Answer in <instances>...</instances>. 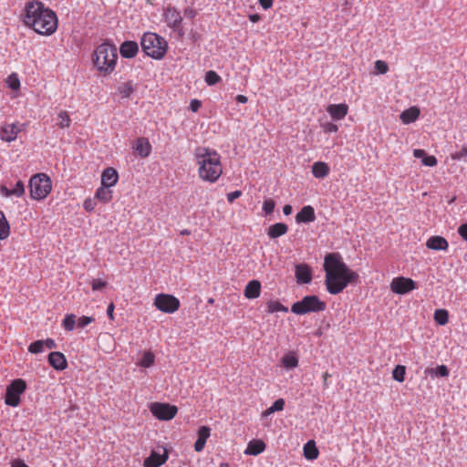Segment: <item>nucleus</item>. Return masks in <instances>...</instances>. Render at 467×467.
Masks as SVG:
<instances>
[{
  "mask_svg": "<svg viewBox=\"0 0 467 467\" xmlns=\"http://www.w3.org/2000/svg\"><path fill=\"white\" fill-rule=\"evenodd\" d=\"M24 23L40 35H51L57 27L56 13L46 9L38 1L26 5Z\"/></svg>",
  "mask_w": 467,
  "mask_h": 467,
  "instance_id": "f257e3e1",
  "label": "nucleus"
},
{
  "mask_svg": "<svg viewBox=\"0 0 467 467\" xmlns=\"http://www.w3.org/2000/svg\"><path fill=\"white\" fill-rule=\"evenodd\" d=\"M194 156L199 166L198 173L202 180L214 182L223 173L219 154L205 147H198Z\"/></svg>",
  "mask_w": 467,
  "mask_h": 467,
  "instance_id": "f03ea898",
  "label": "nucleus"
},
{
  "mask_svg": "<svg viewBox=\"0 0 467 467\" xmlns=\"http://www.w3.org/2000/svg\"><path fill=\"white\" fill-rule=\"evenodd\" d=\"M326 272L325 284L331 295L342 292L348 284L355 283L358 275L347 265H323Z\"/></svg>",
  "mask_w": 467,
  "mask_h": 467,
  "instance_id": "7ed1b4c3",
  "label": "nucleus"
},
{
  "mask_svg": "<svg viewBox=\"0 0 467 467\" xmlns=\"http://www.w3.org/2000/svg\"><path fill=\"white\" fill-rule=\"evenodd\" d=\"M117 49L109 43L99 46L93 55V63L98 70L110 73L114 70L117 60Z\"/></svg>",
  "mask_w": 467,
  "mask_h": 467,
  "instance_id": "20e7f679",
  "label": "nucleus"
},
{
  "mask_svg": "<svg viewBox=\"0 0 467 467\" xmlns=\"http://www.w3.org/2000/svg\"><path fill=\"white\" fill-rule=\"evenodd\" d=\"M143 52L155 59H161L167 52V42L155 33H145L140 40Z\"/></svg>",
  "mask_w": 467,
  "mask_h": 467,
  "instance_id": "39448f33",
  "label": "nucleus"
},
{
  "mask_svg": "<svg viewBox=\"0 0 467 467\" xmlns=\"http://www.w3.org/2000/svg\"><path fill=\"white\" fill-rule=\"evenodd\" d=\"M326 307L325 301L320 300L317 296L310 295L304 296L300 301L295 302L291 306V311L296 315H306L322 312Z\"/></svg>",
  "mask_w": 467,
  "mask_h": 467,
  "instance_id": "423d86ee",
  "label": "nucleus"
},
{
  "mask_svg": "<svg viewBox=\"0 0 467 467\" xmlns=\"http://www.w3.org/2000/svg\"><path fill=\"white\" fill-rule=\"evenodd\" d=\"M52 189L50 178L45 173H37L29 181L30 196L35 200L45 199Z\"/></svg>",
  "mask_w": 467,
  "mask_h": 467,
  "instance_id": "0eeeda50",
  "label": "nucleus"
},
{
  "mask_svg": "<svg viewBox=\"0 0 467 467\" xmlns=\"http://www.w3.org/2000/svg\"><path fill=\"white\" fill-rule=\"evenodd\" d=\"M26 389V383L22 379L13 380L6 387L5 403L11 407H17L20 404V395Z\"/></svg>",
  "mask_w": 467,
  "mask_h": 467,
  "instance_id": "6e6552de",
  "label": "nucleus"
},
{
  "mask_svg": "<svg viewBox=\"0 0 467 467\" xmlns=\"http://www.w3.org/2000/svg\"><path fill=\"white\" fill-rule=\"evenodd\" d=\"M155 306L164 313H173L178 310L180 301L175 296L167 294H159L155 297Z\"/></svg>",
  "mask_w": 467,
  "mask_h": 467,
  "instance_id": "1a4fd4ad",
  "label": "nucleus"
},
{
  "mask_svg": "<svg viewBox=\"0 0 467 467\" xmlns=\"http://www.w3.org/2000/svg\"><path fill=\"white\" fill-rule=\"evenodd\" d=\"M150 411L154 417L161 420H170L175 417L178 409L176 406L168 403L155 402L151 404Z\"/></svg>",
  "mask_w": 467,
  "mask_h": 467,
  "instance_id": "9d476101",
  "label": "nucleus"
},
{
  "mask_svg": "<svg viewBox=\"0 0 467 467\" xmlns=\"http://www.w3.org/2000/svg\"><path fill=\"white\" fill-rule=\"evenodd\" d=\"M390 290L397 295H406L417 288L416 282L409 277H394L389 285Z\"/></svg>",
  "mask_w": 467,
  "mask_h": 467,
  "instance_id": "9b49d317",
  "label": "nucleus"
},
{
  "mask_svg": "<svg viewBox=\"0 0 467 467\" xmlns=\"http://www.w3.org/2000/svg\"><path fill=\"white\" fill-rule=\"evenodd\" d=\"M168 460V452L166 449H163V452L160 453L156 451H152L149 457L144 460V467H160Z\"/></svg>",
  "mask_w": 467,
  "mask_h": 467,
  "instance_id": "f8f14e48",
  "label": "nucleus"
},
{
  "mask_svg": "<svg viewBox=\"0 0 467 467\" xmlns=\"http://www.w3.org/2000/svg\"><path fill=\"white\" fill-rule=\"evenodd\" d=\"M49 365L56 370L61 371L67 368V361L65 355L58 351L50 352L47 357Z\"/></svg>",
  "mask_w": 467,
  "mask_h": 467,
  "instance_id": "ddd939ff",
  "label": "nucleus"
},
{
  "mask_svg": "<svg viewBox=\"0 0 467 467\" xmlns=\"http://www.w3.org/2000/svg\"><path fill=\"white\" fill-rule=\"evenodd\" d=\"M295 275L297 284H309L312 281V271L308 265H296Z\"/></svg>",
  "mask_w": 467,
  "mask_h": 467,
  "instance_id": "4468645a",
  "label": "nucleus"
},
{
  "mask_svg": "<svg viewBox=\"0 0 467 467\" xmlns=\"http://www.w3.org/2000/svg\"><path fill=\"white\" fill-rule=\"evenodd\" d=\"M348 107L347 104H331L327 108V111L329 113L334 120L343 119L348 114Z\"/></svg>",
  "mask_w": 467,
  "mask_h": 467,
  "instance_id": "2eb2a0df",
  "label": "nucleus"
},
{
  "mask_svg": "<svg viewBox=\"0 0 467 467\" xmlns=\"http://www.w3.org/2000/svg\"><path fill=\"white\" fill-rule=\"evenodd\" d=\"M139 51V46L134 41H124L119 47V53L122 57L132 58Z\"/></svg>",
  "mask_w": 467,
  "mask_h": 467,
  "instance_id": "dca6fc26",
  "label": "nucleus"
},
{
  "mask_svg": "<svg viewBox=\"0 0 467 467\" xmlns=\"http://www.w3.org/2000/svg\"><path fill=\"white\" fill-rule=\"evenodd\" d=\"M19 130L16 124H5L1 129L0 137L3 140L10 142L16 139Z\"/></svg>",
  "mask_w": 467,
  "mask_h": 467,
  "instance_id": "f3484780",
  "label": "nucleus"
},
{
  "mask_svg": "<svg viewBox=\"0 0 467 467\" xmlns=\"http://www.w3.org/2000/svg\"><path fill=\"white\" fill-rule=\"evenodd\" d=\"M119 179L117 171L114 168H107L101 175V184L106 187L114 186Z\"/></svg>",
  "mask_w": 467,
  "mask_h": 467,
  "instance_id": "a211bd4d",
  "label": "nucleus"
},
{
  "mask_svg": "<svg viewBox=\"0 0 467 467\" xmlns=\"http://www.w3.org/2000/svg\"><path fill=\"white\" fill-rule=\"evenodd\" d=\"M134 149L138 155L141 158H146L151 151V146L148 139L141 137L136 140Z\"/></svg>",
  "mask_w": 467,
  "mask_h": 467,
  "instance_id": "6ab92c4d",
  "label": "nucleus"
},
{
  "mask_svg": "<svg viewBox=\"0 0 467 467\" xmlns=\"http://www.w3.org/2000/svg\"><path fill=\"white\" fill-rule=\"evenodd\" d=\"M261 293V283L258 280H252L246 285L244 295L248 299L259 297Z\"/></svg>",
  "mask_w": 467,
  "mask_h": 467,
  "instance_id": "aec40b11",
  "label": "nucleus"
},
{
  "mask_svg": "<svg viewBox=\"0 0 467 467\" xmlns=\"http://www.w3.org/2000/svg\"><path fill=\"white\" fill-rule=\"evenodd\" d=\"M297 223H311L316 220L315 210L312 206H304L296 216Z\"/></svg>",
  "mask_w": 467,
  "mask_h": 467,
  "instance_id": "412c9836",
  "label": "nucleus"
},
{
  "mask_svg": "<svg viewBox=\"0 0 467 467\" xmlns=\"http://www.w3.org/2000/svg\"><path fill=\"white\" fill-rule=\"evenodd\" d=\"M211 430L207 426H202L198 430V438L194 443V450L202 451L205 446L206 441L210 436Z\"/></svg>",
  "mask_w": 467,
  "mask_h": 467,
  "instance_id": "4be33fe9",
  "label": "nucleus"
},
{
  "mask_svg": "<svg viewBox=\"0 0 467 467\" xmlns=\"http://www.w3.org/2000/svg\"><path fill=\"white\" fill-rule=\"evenodd\" d=\"M420 109L418 107H410L405 110H403L400 115V120L404 124H410L414 122L420 116Z\"/></svg>",
  "mask_w": 467,
  "mask_h": 467,
  "instance_id": "5701e85b",
  "label": "nucleus"
},
{
  "mask_svg": "<svg viewBox=\"0 0 467 467\" xmlns=\"http://www.w3.org/2000/svg\"><path fill=\"white\" fill-rule=\"evenodd\" d=\"M165 18L168 25L171 27H177L182 20L181 14L172 7H168L165 13Z\"/></svg>",
  "mask_w": 467,
  "mask_h": 467,
  "instance_id": "b1692460",
  "label": "nucleus"
},
{
  "mask_svg": "<svg viewBox=\"0 0 467 467\" xmlns=\"http://www.w3.org/2000/svg\"><path fill=\"white\" fill-rule=\"evenodd\" d=\"M426 245L432 250H446L448 247L447 240L442 236H431L428 239Z\"/></svg>",
  "mask_w": 467,
  "mask_h": 467,
  "instance_id": "393cba45",
  "label": "nucleus"
},
{
  "mask_svg": "<svg viewBox=\"0 0 467 467\" xmlns=\"http://www.w3.org/2000/svg\"><path fill=\"white\" fill-rule=\"evenodd\" d=\"M265 449V443L261 440H253L251 441L247 448L244 451V453L247 455H258L263 452Z\"/></svg>",
  "mask_w": 467,
  "mask_h": 467,
  "instance_id": "a878e982",
  "label": "nucleus"
},
{
  "mask_svg": "<svg viewBox=\"0 0 467 467\" xmlns=\"http://www.w3.org/2000/svg\"><path fill=\"white\" fill-rule=\"evenodd\" d=\"M288 231V227L284 223H276L271 225L267 230V234L270 238L275 239L285 234Z\"/></svg>",
  "mask_w": 467,
  "mask_h": 467,
  "instance_id": "bb28decb",
  "label": "nucleus"
},
{
  "mask_svg": "<svg viewBox=\"0 0 467 467\" xmlns=\"http://www.w3.org/2000/svg\"><path fill=\"white\" fill-rule=\"evenodd\" d=\"M0 192L3 195H5L6 197L11 196V195L20 197L25 192V186L21 181H18L14 189L10 190L6 186L2 185L0 187Z\"/></svg>",
  "mask_w": 467,
  "mask_h": 467,
  "instance_id": "cd10ccee",
  "label": "nucleus"
},
{
  "mask_svg": "<svg viewBox=\"0 0 467 467\" xmlns=\"http://www.w3.org/2000/svg\"><path fill=\"white\" fill-rule=\"evenodd\" d=\"M312 173L316 178H325L329 173V167L326 162L317 161L312 166Z\"/></svg>",
  "mask_w": 467,
  "mask_h": 467,
  "instance_id": "c85d7f7f",
  "label": "nucleus"
},
{
  "mask_svg": "<svg viewBox=\"0 0 467 467\" xmlns=\"http://www.w3.org/2000/svg\"><path fill=\"white\" fill-rule=\"evenodd\" d=\"M304 456L307 460H316L318 457V449L316 446V442L313 440L308 441L303 448Z\"/></svg>",
  "mask_w": 467,
  "mask_h": 467,
  "instance_id": "c756f323",
  "label": "nucleus"
},
{
  "mask_svg": "<svg viewBox=\"0 0 467 467\" xmlns=\"http://www.w3.org/2000/svg\"><path fill=\"white\" fill-rule=\"evenodd\" d=\"M95 198L104 203L108 202L112 198V191L109 190V187H106L101 184V187H99L96 192Z\"/></svg>",
  "mask_w": 467,
  "mask_h": 467,
  "instance_id": "7c9ffc66",
  "label": "nucleus"
},
{
  "mask_svg": "<svg viewBox=\"0 0 467 467\" xmlns=\"http://www.w3.org/2000/svg\"><path fill=\"white\" fill-rule=\"evenodd\" d=\"M425 373L430 375L431 377H441L446 378L449 376V368L445 365H439L434 368H427Z\"/></svg>",
  "mask_w": 467,
  "mask_h": 467,
  "instance_id": "2f4dec72",
  "label": "nucleus"
},
{
  "mask_svg": "<svg viewBox=\"0 0 467 467\" xmlns=\"http://www.w3.org/2000/svg\"><path fill=\"white\" fill-rule=\"evenodd\" d=\"M10 234V225L5 213L0 211V238L6 239Z\"/></svg>",
  "mask_w": 467,
  "mask_h": 467,
  "instance_id": "473e14b6",
  "label": "nucleus"
},
{
  "mask_svg": "<svg viewBox=\"0 0 467 467\" xmlns=\"http://www.w3.org/2000/svg\"><path fill=\"white\" fill-rule=\"evenodd\" d=\"M134 91V88L131 81L120 83L118 86V92L121 98H129Z\"/></svg>",
  "mask_w": 467,
  "mask_h": 467,
  "instance_id": "72a5a7b5",
  "label": "nucleus"
},
{
  "mask_svg": "<svg viewBox=\"0 0 467 467\" xmlns=\"http://www.w3.org/2000/svg\"><path fill=\"white\" fill-rule=\"evenodd\" d=\"M282 363L285 368L291 369L297 367L298 359L294 353H289L283 357Z\"/></svg>",
  "mask_w": 467,
  "mask_h": 467,
  "instance_id": "f704fd0d",
  "label": "nucleus"
},
{
  "mask_svg": "<svg viewBox=\"0 0 467 467\" xmlns=\"http://www.w3.org/2000/svg\"><path fill=\"white\" fill-rule=\"evenodd\" d=\"M433 317L437 324L444 326L449 321V313L445 309H437L434 312Z\"/></svg>",
  "mask_w": 467,
  "mask_h": 467,
  "instance_id": "c9c22d12",
  "label": "nucleus"
},
{
  "mask_svg": "<svg viewBox=\"0 0 467 467\" xmlns=\"http://www.w3.org/2000/svg\"><path fill=\"white\" fill-rule=\"evenodd\" d=\"M154 359V354L151 351H146L138 364L143 368H150L153 365Z\"/></svg>",
  "mask_w": 467,
  "mask_h": 467,
  "instance_id": "e433bc0d",
  "label": "nucleus"
},
{
  "mask_svg": "<svg viewBox=\"0 0 467 467\" xmlns=\"http://www.w3.org/2000/svg\"><path fill=\"white\" fill-rule=\"evenodd\" d=\"M406 367L403 365H397L393 371L392 377L398 382H403L405 380Z\"/></svg>",
  "mask_w": 467,
  "mask_h": 467,
  "instance_id": "4c0bfd02",
  "label": "nucleus"
},
{
  "mask_svg": "<svg viewBox=\"0 0 467 467\" xmlns=\"http://www.w3.org/2000/svg\"><path fill=\"white\" fill-rule=\"evenodd\" d=\"M267 311L269 313H275V312H285L286 313L288 311V308L286 306H285L284 305H282L278 301H270L267 304Z\"/></svg>",
  "mask_w": 467,
  "mask_h": 467,
  "instance_id": "58836bf2",
  "label": "nucleus"
},
{
  "mask_svg": "<svg viewBox=\"0 0 467 467\" xmlns=\"http://www.w3.org/2000/svg\"><path fill=\"white\" fill-rule=\"evenodd\" d=\"M58 119L57 125L60 129L68 128L70 126L71 119L67 111H60L58 113Z\"/></svg>",
  "mask_w": 467,
  "mask_h": 467,
  "instance_id": "ea45409f",
  "label": "nucleus"
},
{
  "mask_svg": "<svg viewBox=\"0 0 467 467\" xmlns=\"http://www.w3.org/2000/svg\"><path fill=\"white\" fill-rule=\"evenodd\" d=\"M76 325V316L73 314L67 315L63 320V327L67 331H72Z\"/></svg>",
  "mask_w": 467,
  "mask_h": 467,
  "instance_id": "a19ab883",
  "label": "nucleus"
},
{
  "mask_svg": "<svg viewBox=\"0 0 467 467\" xmlns=\"http://www.w3.org/2000/svg\"><path fill=\"white\" fill-rule=\"evenodd\" d=\"M220 80H221V78H220V76H219L215 71L210 70V71H208V72L206 73V75H205V82H206L209 86L215 85V84H217Z\"/></svg>",
  "mask_w": 467,
  "mask_h": 467,
  "instance_id": "79ce46f5",
  "label": "nucleus"
},
{
  "mask_svg": "<svg viewBox=\"0 0 467 467\" xmlns=\"http://www.w3.org/2000/svg\"><path fill=\"white\" fill-rule=\"evenodd\" d=\"M28 351L34 354H38L44 351L43 340H36L32 342L28 347Z\"/></svg>",
  "mask_w": 467,
  "mask_h": 467,
  "instance_id": "37998d69",
  "label": "nucleus"
},
{
  "mask_svg": "<svg viewBox=\"0 0 467 467\" xmlns=\"http://www.w3.org/2000/svg\"><path fill=\"white\" fill-rule=\"evenodd\" d=\"M342 257L338 253H330L326 254L324 263H341Z\"/></svg>",
  "mask_w": 467,
  "mask_h": 467,
  "instance_id": "c03bdc74",
  "label": "nucleus"
},
{
  "mask_svg": "<svg viewBox=\"0 0 467 467\" xmlns=\"http://www.w3.org/2000/svg\"><path fill=\"white\" fill-rule=\"evenodd\" d=\"M275 202L272 199H267L263 203V210L266 214H271L275 210Z\"/></svg>",
  "mask_w": 467,
  "mask_h": 467,
  "instance_id": "a18cd8bd",
  "label": "nucleus"
},
{
  "mask_svg": "<svg viewBox=\"0 0 467 467\" xmlns=\"http://www.w3.org/2000/svg\"><path fill=\"white\" fill-rule=\"evenodd\" d=\"M375 69L379 74H386L389 70V66L383 60H377L375 62Z\"/></svg>",
  "mask_w": 467,
  "mask_h": 467,
  "instance_id": "49530a36",
  "label": "nucleus"
},
{
  "mask_svg": "<svg viewBox=\"0 0 467 467\" xmlns=\"http://www.w3.org/2000/svg\"><path fill=\"white\" fill-rule=\"evenodd\" d=\"M7 82L9 88H11L14 90L18 89L20 87V81L16 74H12L11 76H9Z\"/></svg>",
  "mask_w": 467,
  "mask_h": 467,
  "instance_id": "de8ad7c7",
  "label": "nucleus"
},
{
  "mask_svg": "<svg viewBox=\"0 0 467 467\" xmlns=\"http://www.w3.org/2000/svg\"><path fill=\"white\" fill-rule=\"evenodd\" d=\"M285 400L283 399H277L271 406L270 412L281 411L284 410Z\"/></svg>",
  "mask_w": 467,
  "mask_h": 467,
  "instance_id": "09e8293b",
  "label": "nucleus"
},
{
  "mask_svg": "<svg viewBox=\"0 0 467 467\" xmlns=\"http://www.w3.org/2000/svg\"><path fill=\"white\" fill-rule=\"evenodd\" d=\"M322 129L327 133H334L337 132L338 130L337 125L332 123V122H325L322 125Z\"/></svg>",
  "mask_w": 467,
  "mask_h": 467,
  "instance_id": "8fccbe9b",
  "label": "nucleus"
},
{
  "mask_svg": "<svg viewBox=\"0 0 467 467\" xmlns=\"http://www.w3.org/2000/svg\"><path fill=\"white\" fill-rule=\"evenodd\" d=\"M106 285H107V282L103 281L99 278L92 279V281H91V286L94 291L100 290V289L104 288Z\"/></svg>",
  "mask_w": 467,
  "mask_h": 467,
  "instance_id": "3c124183",
  "label": "nucleus"
},
{
  "mask_svg": "<svg viewBox=\"0 0 467 467\" xmlns=\"http://www.w3.org/2000/svg\"><path fill=\"white\" fill-rule=\"evenodd\" d=\"M92 321H93L92 317L83 316L78 318V327L83 328V327H87L88 324H90Z\"/></svg>",
  "mask_w": 467,
  "mask_h": 467,
  "instance_id": "603ef678",
  "label": "nucleus"
},
{
  "mask_svg": "<svg viewBox=\"0 0 467 467\" xmlns=\"http://www.w3.org/2000/svg\"><path fill=\"white\" fill-rule=\"evenodd\" d=\"M422 163L425 166L432 167L437 164V160L434 156H424L422 159Z\"/></svg>",
  "mask_w": 467,
  "mask_h": 467,
  "instance_id": "864d4df0",
  "label": "nucleus"
},
{
  "mask_svg": "<svg viewBox=\"0 0 467 467\" xmlns=\"http://www.w3.org/2000/svg\"><path fill=\"white\" fill-rule=\"evenodd\" d=\"M95 205H96V203H95L94 200H92L90 198L85 200V202L83 203L85 210L88 212H92L95 208Z\"/></svg>",
  "mask_w": 467,
  "mask_h": 467,
  "instance_id": "5fc2aeb1",
  "label": "nucleus"
},
{
  "mask_svg": "<svg viewBox=\"0 0 467 467\" xmlns=\"http://www.w3.org/2000/svg\"><path fill=\"white\" fill-rule=\"evenodd\" d=\"M467 156V147H463L461 150L452 155L453 160H461Z\"/></svg>",
  "mask_w": 467,
  "mask_h": 467,
  "instance_id": "6e6d98bb",
  "label": "nucleus"
},
{
  "mask_svg": "<svg viewBox=\"0 0 467 467\" xmlns=\"http://www.w3.org/2000/svg\"><path fill=\"white\" fill-rule=\"evenodd\" d=\"M242 195V192L237 190L227 194V200L229 202H233L234 200Z\"/></svg>",
  "mask_w": 467,
  "mask_h": 467,
  "instance_id": "4d7b16f0",
  "label": "nucleus"
},
{
  "mask_svg": "<svg viewBox=\"0 0 467 467\" xmlns=\"http://www.w3.org/2000/svg\"><path fill=\"white\" fill-rule=\"evenodd\" d=\"M202 103L198 99H192L190 102V109L192 111L196 112L201 108Z\"/></svg>",
  "mask_w": 467,
  "mask_h": 467,
  "instance_id": "13d9d810",
  "label": "nucleus"
},
{
  "mask_svg": "<svg viewBox=\"0 0 467 467\" xmlns=\"http://www.w3.org/2000/svg\"><path fill=\"white\" fill-rule=\"evenodd\" d=\"M458 233H459V234L462 237V239H464L465 241H467V223H463V224H462V225L458 228Z\"/></svg>",
  "mask_w": 467,
  "mask_h": 467,
  "instance_id": "bf43d9fd",
  "label": "nucleus"
},
{
  "mask_svg": "<svg viewBox=\"0 0 467 467\" xmlns=\"http://www.w3.org/2000/svg\"><path fill=\"white\" fill-rule=\"evenodd\" d=\"M43 342L44 348L46 347L47 349H53L57 348V344L52 338H47L46 340H43Z\"/></svg>",
  "mask_w": 467,
  "mask_h": 467,
  "instance_id": "052dcab7",
  "label": "nucleus"
},
{
  "mask_svg": "<svg viewBox=\"0 0 467 467\" xmlns=\"http://www.w3.org/2000/svg\"><path fill=\"white\" fill-rule=\"evenodd\" d=\"M258 2L265 10L271 8L273 5V0H258Z\"/></svg>",
  "mask_w": 467,
  "mask_h": 467,
  "instance_id": "680f3d73",
  "label": "nucleus"
},
{
  "mask_svg": "<svg viewBox=\"0 0 467 467\" xmlns=\"http://www.w3.org/2000/svg\"><path fill=\"white\" fill-rule=\"evenodd\" d=\"M114 304L113 303H110L108 307H107V316L109 317V319L113 320L114 319Z\"/></svg>",
  "mask_w": 467,
  "mask_h": 467,
  "instance_id": "e2e57ef3",
  "label": "nucleus"
},
{
  "mask_svg": "<svg viewBox=\"0 0 467 467\" xmlns=\"http://www.w3.org/2000/svg\"><path fill=\"white\" fill-rule=\"evenodd\" d=\"M196 15V12L192 8H186L184 10V16L188 18H193Z\"/></svg>",
  "mask_w": 467,
  "mask_h": 467,
  "instance_id": "0e129e2a",
  "label": "nucleus"
},
{
  "mask_svg": "<svg viewBox=\"0 0 467 467\" xmlns=\"http://www.w3.org/2000/svg\"><path fill=\"white\" fill-rule=\"evenodd\" d=\"M413 155L415 158H422L423 159L424 156L426 155V152L424 150L417 149V150H414Z\"/></svg>",
  "mask_w": 467,
  "mask_h": 467,
  "instance_id": "69168bd1",
  "label": "nucleus"
},
{
  "mask_svg": "<svg viewBox=\"0 0 467 467\" xmlns=\"http://www.w3.org/2000/svg\"><path fill=\"white\" fill-rule=\"evenodd\" d=\"M293 208L290 204H285L283 208V213L285 215H289L292 213Z\"/></svg>",
  "mask_w": 467,
  "mask_h": 467,
  "instance_id": "338daca9",
  "label": "nucleus"
},
{
  "mask_svg": "<svg viewBox=\"0 0 467 467\" xmlns=\"http://www.w3.org/2000/svg\"><path fill=\"white\" fill-rule=\"evenodd\" d=\"M247 100H248V99L244 95H237L236 96V101L239 103H246Z\"/></svg>",
  "mask_w": 467,
  "mask_h": 467,
  "instance_id": "774afa93",
  "label": "nucleus"
}]
</instances>
